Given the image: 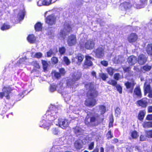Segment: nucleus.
Listing matches in <instances>:
<instances>
[{
  "label": "nucleus",
  "mask_w": 152,
  "mask_h": 152,
  "mask_svg": "<svg viewBox=\"0 0 152 152\" xmlns=\"http://www.w3.org/2000/svg\"><path fill=\"white\" fill-rule=\"evenodd\" d=\"M85 87L88 91L87 95L88 98L85 102V105L88 106H94L96 102V100L94 99L98 95L97 92L94 89V85L91 83H88L85 85Z\"/></svg>",
  "instance_id": "1"
},
{
  "label": "nucleus",
  "mask_w": 152,
  "mask_h": 152,
  "mask_svg": "<svg viewBox=\"0 0 152 152\" xmlns=\"http://www.w3.org/2000/svg\"><path fill=\"white\" fill-rule=\"evenodd\" d=\"M103 120V118H101L99 116L97 115H93L88 114L85 119V122L88 126H91L94 123L97 124Z\"/></svg>",
  "instance_id": "2"
},
{
  "label": "nucleus",
  "mask_w": 152,
  "mask_h": 152,
  "mask_svg": "<svg viewBox=\"0 0 152 152\" xmlns=\"http://www.w3.org/2000/svg\"><path fill=\"white\" fill-rule=\"evenodd\" d=\"M81 47L85 48L88 50L92 49L94 47L95 43L92 39L86 40L83 42L82 40L80 42Z\"/></svg>",
  "instance_id": "3"
},
{
  "label": "nucleus",
  "mask_w": 152,
  "mask_h": 152,
  "mask_svg": "<svg viewBox=\"0 0 152 152\" xmlns=\"http://www.w3.org/2000/svg\"><path fill=\"white\" fill-rule=\"evenodd\" d=\"M72 29V27L68 24H66L64 25V29L60 32L58 37L61 40H63L65 39L66 36L68 35V33L70 32Z\"/></svg>",
  "instance_id": "4"
},
{
  "label": "nucleus",
  "mask_w": 152,
  "mask_h": 152,
  "mask_svg": "<svg viewBox=\"0 0 152 152\" xmlns=\"http://www.w3.org/2000/svg\"><path fill=\"white\" fill-rule=\"evenodd\" d=\"M81 76V74L80 72H75L72 76V79L69 81L67 83V86L69 87L73 88L76 81L78 80Z\"/></svg>",
  "instance_id": "5"
},
{
  "label": "nucleus",
  "mask_w": 152,
  "mask_h": 152,
  "mask_svg": "<svg viewBox=\"0 0 152 152\" xmlns=\"http://www.w3.org/2000/svg\"><path fill=\"white\" fill-rule=\"evenodd\" d=\"M51 115L50 116V118L49 121H47L46 122L45 120L42 121L43 124L42 125V126L44 128H45L46 126V127H48L49 126H50L52 124V121L54 120V123L56 125H57V123H56L55 121V119L56 118V116H55V114H56V112H54V111L51 110Z\"/></svg>",
  "instance_id": "6"
},
{
  "label": "nucleus",
  "mask_w": 152,
  "mask_h": 152,
  "mask_svg": "<svg viewBox=\"0 0 152 152\" xmlns=\"http://www.w3.org/2000/svg\"><path fill=\"white\" fill-rule=\"evenodd\" d=\"M67 42L69 46H72L75 45L77 43L76 36L74 35H71L67 39Z\"/></svg>",
  "instance_id": "7"
},
{
  "label": "nucleus",
  "mask_w": 152,
  "mask_h": 152,
  "mask_svg": "<svg viewBox=\"0 0 152 152\" xmlns=\"http://www.w3.org/2000/svg\"><path fill=\"white\" fill-rule=\"evenodd\" d=\"M2 91L3 92H0V98L2 99L3 97L4 96L7 99H9V94L11 91V88L9 86L4 87Z\"/></svg>",
  "instance_id": "8"
},
{
  "label": "nucleus",
  "mask_w": 152,
  "mask_h": 152,
  "mask_svg": "<svg viewBox=\"0 0 152 152\" xmlns=\"http://www.w3.org/2000/svg\"><path fill=\"white\" fill-rule=\"evenodd\" d=\"M84 58V56L81 54L77 55L75 58L72 59L73 62H75L77 64L79 65L83 61Z\"/></svg>",
  "instance_id": "9"
},
{
  "label": "nucleus",
  "mask_w": 152,
  "mask_h": 152,
  "mask_svg": "<svg viewBox=\"0 0 152 152\" xmlns=\"http://www.w3.org/2000/svg\"><path fill=\"white\" fill-rule=\"evenodd\" d=\"M58 124L63 129H65L69 126V123L68 120L64 119H58Z\"/></svg>",
  "instance_id": "10"
},
{
  "label": "nucleus",
  "mask_w": 152,
  "mask_h": 152,
  "mask_svg": "<svg viewBox=\"0 0 152 152\" xmlns=\"http://www.w3.org/2000/svg\"><path fill=\"white\" fill-rule=\"evenodd\" d=\"M46 22L48 24L52 25L54 24L56 20V18L53 15H50L45 19Z\"/></svg>",
  "instance_id": "11"
},
{
  "label": "nucleus",
  "mask_w": 152,
  "mask_h": 152,
  "mask_svg": "<svg viewBox=\"0 0 152 152\" xmlns=\"http://www.w3.org/2000/svg\"><path fill=\"white\" fill-rule=\"evenodd\" d=\"M93 52L95 53V56L97 58H101L104 56V49L102 48H99Z\"/></svg>",
  "instance_id": "12"
},
{
  "label": "nucleus",
  "mask_w": 152,
  "mask_h": 152,
  "mask_svg": "<svg viewBox=\"0 0 152 152\" xmlns=\"http://www.w3.org/2000/svg\"><path fill=\"white\" fill-rule=\"evenodd\" d=\"M137 105L138 106H140L142 107H146L148 105L147 99L143 98L137 102Z\"/></svg>",
  "instance_id": "13"
},
{
  "label": "nucleus",
  "mask_w": 152,
  "mask_h": 152,
  "mask_svg": "<svg viewBox=\"0 0 152 152\" xmlns=\"http://www.w3.org/2000/svg\"><path fill=\"white\" fill-rule=\"evenodd\" d=\"M147 59V58L143 54H141L139 56L137 61L140 64L142 65L146 63Z\"/></svg>",
  "instance_id": "14"
},
{
  "label": "nucleus",
  "mask_w": 152,
  "mask_h": 152,
  "mask_svg": "<svg viewBox=\"0 0 152 152\" xmlns=\"http://www.w3.org/2000/svg\"><path fill=\"white\" fill-rule=\"evenodd\" d=\"M135 84V83L133 81H132L131 82L128 81L125 83V85L127 88L130 89L129 92L130 93H132V92L134 86Z\"/></svg>",
  "instance_id": "15"
},
{
  "label": "nucleus",
  "mask_w": 152,
  "mask_h": 152,
  "mask_svg": "<svg viewBox=\"0 0 152 152\" xmlns=\"http://www.w3.org/2000/svg\"><path fill=\"white\" fill-rule=\"evenodd\" d=\"M86 60L85 62V65L88 66L92 65L93 63L92 61L94 60V58L88 55L85 56Z\"/></svg>",
  "instance_id": "16"
},
{
  "label": "nucleus",
  "mask_w": 152,
  "mask_h": 152,
  "mask_svg": "<svg viewBox=\"0 0 152 152\" xmlns=\"http://www.w3.org/2000/svg\"><path fill=\"white\" fill-rule=\"evenodd\" d=\"M127 61L130 65H132L135 64L137 60L135 56H131L128 58Z\"/></svg>",
  "instance_id": "17"
},
{
  "label": "nucleus",
  "mask_w": 152,
  "mask_h": 152,
  "mask_svg": "<svg viewBox=\"0 0 152 152\" xmlns=\"http://www.w3.org/2000/svg\"><path fill=\"white\" fill-rule=\"evenodd\" d=\"M137 39V35L134 33H132L128 37V39L130 42H135Z\"/></svg>",
  "instance_id": "18"
},
{
  "label": "nucleus",
  "mask_w": 152,
  "mask_h": 152,
  "mask_svg": "<svg viewBox=\"0 0 152 152\" xmlns=\"http://www.w3.org/2000/svg\"><path fill=\"white\" fill-rule=\"evenodd\" d=\"M125 60V58L121 56H118L115 57L114 61L116 63H121L124 62Z\"/></svg>",
  "instance_id": "19"
},
{
  "label": "nucleus",
  "mask_w": 152,
  "mask_h": 152,
  "mask_svg": "<svg viewBox=\"0 0 152 152\" xmlns=\"http://www.w3.org/2000/svg\"><path fill=\"white\" fill-rule=\"evenodd\" d=\"M147 0H140V4H136L135 7L137 9L142 8L147 4Z\"/></svg>",
  "instance_id": "20"
},
{
  "label": "nucleus",
  "mask_w": 152,
  "mask_h": 152,
  "mask_svg": "<svg viewBox=\"0 0 152 152\" xmlns=\"http://www.w3.org/2000/svg\"><path fill=\"white\" fill-rule=\"evenodd\" d=\"M145 50L148 55L152 56V44H148L146 47Z\"/></svg>",
  "instance_id": "21"
},
{
  "label": "nucleus",
  "mask_w": 152,
  "mask_h": 152,
  "mask_svg": "<svg viewBox=\"0 0 152 152\" xmlns=\"http://www.w3.org/2000/svg\"><path fill=\"white\" fill-rule=\"evenodd\" d=\"M134 93L137 96L140 98L142 97V94L140 88L139 87H137L134 90Z\"/></svg>",
  "instance_id": "22"
},
{
  "label": "nucleus",
  "mask_w": 152,
  "mask_h": 152,
  "mask_svg": "<svg viewBox=\"0 0 152 152\" xmlns=\"http://www.w3.org/2000/svg\"><path fill=\"white\" fill-rule=\"evenodd\" d=\"M151 69V66L148 65H145V66L142 67L141 68V71L145 72H146L149 71Z\"/></svg>",
  "instance_id": "23"
},
{
  "label": "nucleus",
  "mask_w": 152,
  "mask_h": 152,
  "mask_svg": "<svg viewBox=\"0 0 152 152\" xmlns=\"http://www.w3.org/2000/svg\"><path fill=\"white\" fill-rule=\"evenodd\" d=\"M144 88L145 95L151 89V88L150 85L147 82H145L144 84Z\"/></svg>",
  "instance_id": "24"
},
{
  "label": "nucleus",
  "mask_w": 152,
  "mask_h": 152,
  "mask_svg": "<svg viewBox=\"0 0 152 152\" xmlns=\"http://www.w3.org/2000/svg\"><path fill=\"white\" fill-rule=\"evenodd\" d=\"M27 39L28 42L30 43H34L36 40V38L33 35H30L27 37Z\"/></svg>",
  "instance_id": "25"
},
{
  "label": "nucleus",
  "mask_w": 152,
  "mask_h": 152,
  "mask_svg": "<svg viewBox=\"0 0 152 152\" xmlns=\"http://www.w3.org/2000/svg\"><path fill=\"white\" fill-rule=\"evenodd\" d=\"M75 147L77 149H80L82 148V141L80 140L76 141L74 144Z\"/></svg>",
  "instance_id": "26"
},
{
  "label": "nucleus",
  "mask_w": 152,
  "mask_h": 152,
  "mask_svg": "<svg viewBox=\"0 0 152 152\" xmlns=\"http://www.w3.org/2000/svg\"><path fill=\"white\" fill-rule=\"evenodd\" d=\"M74 132L77 135H80L83 133V131L79 127H76L74 129Z\"/></svg>",
  "instance_id": "27"
},
{
  "label": "nucleus",
  "mask_w": 152,
  "mask_h": 152,
  "mask_svg": "<svg viewBox=\"0 0 152 152\" xmlns=\"http://www.w3.org/2000/svg\"><path fill=\"white\" fill-rule=\"evenodd\" d=\"M144 128L152 127V122H145L142 124Z\"/></svg>",
  "instance_id": "28"
},
{
  "label": "nucleus",
  "mask_w": 152,
  "mask_h": 152,
  "mask_svg": "<svg viewBox=\"0 0 152 152\" xmlns=\"http://www.w3.org/2000/svg\"><path fill=\"white\" fill-rule=\"evenodd\" d=\"M42 28V25L40 23H38L35 26V29L36 31H41Z\"/></svg>",
  "instance_id": "29"
},
{
  "label": "nucleus",
  "mask_w": 152,
  "mask_h": 152,
  "mask_svg": "<svg viewBox=\"0 0 152 152\" xmlns=\"http://www.w3.org/2000/svg\"><path fill=\"white\" fill-rule=\"evenodd\" d=\"M145 112L143 110L140 111L138 115V119L140 120H143L145 114Z\"/></svg>",
  "instance_id": "30"
},
{
  "label": "nucleus",
  "mask_w": 152,
  "mask_h": 152,
  "mask_svg": "<svg viewBox=\"0 0 152 152\" xmlns=\"http://www.w3.org/2000/svg\"><path fill=\"white\" fill-rule=\"evenodd\" d=\"M99 112L101 114H104L106 111L105 107L103 105L99 106Z\"/></svg>",
  "instance_id": "31"
},
{
  "label": "nucleus",
  "mask_w": 152,
  "mask_h": 152,
  "mask_svg": "<svg viewBox=\"0 0 152 152\" xmlns=\"http://www.w3.org/2000/svg\"><path fill=\"white\" fill-rule=\"evenodd\" d=\"M106 71L108 74L112 76L115 72V70L111 67H109L106 69Z\"/></svg>",
  "instance_id": "32"
},
{
  "label": "nucleus",
  "mask_w": 152,
  "mask_h": 152,
  "mask_svg": "<svg viewBox=\"0 0 152 152\" xmlns=\"http://www.w3.org/2000/svg\"><path fill=\"white\" fill-rule=\"evenodd\" d=\"M25 12L24 10H20L18 14V18L20 20H22L23 19L24 16Z\"/></svg>",
  "instance_id": "33"
},
{
  "label": "nucleus",
  "mask_w": 152,
  "mask_h": 152,
  "mask_svg": "<svg viewBox=\"0 0 152 152\" xmlns=\"http://www.w3.org/2000/svg\"><path fill=\"white\" fill-rule=\"evenodd\" d=\"M131 136L133 138L136 139L138 137L139 135L136 131H134L131 132Z\"/></svg>",
  "instance_id": "34"
},
{
  "label": "nucleus",
  "mask_w": 152,
  "mask_h": 152,
  "mask_svg": "<svg viewBox=\"0 0 152 152\" xmlns=\"http://www.w3.org/2000/svg\"><path fill=\"white\" fill-rule=\"evenodd\" d=\"M11 26L6 24H4V25L1 27V29L2 30H7L10 28Z\"/></svg>",
  "instance_id": "35"
},
{
  "label": "nucleus",
  "mask_w": 152,
  "mask_h": 152,
  "mask_svg": "<svg viewBox=\"0 0 152 152\" xmlns=\"http://www.w3.org/2000/svg\"><path fill=\"white\" fill-rule=\"evenodd\" d=\"M130 4L129 2H125L121 4L120 5V7H124L125 9H126L130 7Z\"/></svg>",
  "instance_id": "36"
},
{
  "label": "nucleus",
  "mask_w": 152,
  "mask_h": 152,
  "mask_svg": "<svg viewBox=\"0 0 152 152\" xmlns=\"http://www.w3.org/2000/svg\"><path fill=\"white\" fill-rule=\"evenodd\" d=\"M42 63L43 66V69L44 70H47L48 66V64L47 62L45 61H42Z\"/></svg>",
  "instance_id": "37"
},
{
  "label": "nucleus",
  "mask_w": 152,
  "mask_h": 152,
  "mask_svg": "<svg viewBox=\"0 0 152 152\" xmlns=\"http://www.w3.org/2000/svg\"><path fill=\"white\" fill-rule=\"evenodd\" d=\"M52 74L56 78H59L61 76V74H60V73H59L58 72H56V71H53L52 72Z\"/></svg>",
  "instance_id": "38"
},
{
  "label": "nucleus",
  "mask_w": 152,
  "mask_h": 152,
  "mask_svg": "<svg viewBox=\"0 0 152 152\" xmlns=\"http://www.w3.org/2000/svg\"><path fill=\"white\" fill-rule=\"evenodd\" d=\"M115 116L116 117H118L121 113V111L120 109L118 107H117L115 110Z\"/></svg>",
  "instance_id": "39"
},
{
  "label": "nucleus",
  "mask_w": 152,
  "mask_h": 152,
  "mask_svg": "<svg viewBox=\"0 0 152 152\" xmlns=\"http://www.w3.org/2000/svg\"><path fill=\"white\" fill-rule=\"evenodd\" d=\"M145 133L147 137L151 138L152 137V130L148 131H146Z\"/></svg>",
  "instance_id": "40"
},
{
  "label": "nucleus",
  "mask_w": 152,
  "mask_h": 152,
  "mask_svg": "<svg viewBox=\"0 0 152 152\" xmlns=\"http://www.w3.org/2000/svg\"><path fill=\"white\" fill-rule=\"evenodd\" d=\"M107 83L109 84L112 85L113 86L116 85L117 84V82L113 80H110L108 81Z\"/></svg>",
  "instance_id": "41"
},
{
  "label": "nucleus",
  "mask_w": 152,
  "mask_h": 152,
  "mask_svg": "<svg viewBox=\"0 0 152 152\" xmlns=\"http://www.w3.org/2000/svg\"><path fill=\"white\" fill-rule=\"evenodd\" d=\"M64 61L66 65H69L70 63L69 60L66 57H64Z\"/></svg>",
  "instance_id": "42"
},
{
  "label": "nucleus",
  "mask_w": 152,
  "mask_h": 152,
  "mask_svg": "<svg viewBox=\"0 0 152 152\" xmlns=\"http://www.w3.org/2000/svg\"><path fill=\"white\" fill-rule=\"evenodd\" d=\"M52 63L53 64H55L58 63V60L57 58L53 57L51 58Z\"/></svg>",
  "instance_id": "43"
},
{
  "label": "nucleus",
  "mask_w": 152,
  "mask_h": 152,
  "mask_svg": "<svg viewBox=\"0 0 152 152\" xmlns=\"http://www.w3.org/2000/svg\"><path fill=\"white\" fill-rule=\"evenodd\" d=\"M100 75L102 79L104 80H106V78H108V75L104 73H101L100 74Z\"/></svg>",
  "instance_id": "44"
},
{
  "label": "nucleus",
  "mask_w": 152,
  "mask_h": 152,
  "mask_svg": "<svg viewBox=\"0 0 152 152\" xmlns=\"http://www.w3.org/2000/svg\"><path fill=\"white\" fill-rule=\"evenodd\" d=\"M122 68L125 72H128L130 71L131 70V68L130 67L126 66H122Z\"/></svg>",
  "instance_id": "45"
},
{
  "label": "nucleus",
  "mask_w": 152,
  "mask_h": 152,
  "mask_svg": "<svg viewBox=\"0 0 152 152\" xmlns=\"http://www.w3.org/2000/svg\"><path fill=\"white\" fill-rule=\"evenodd\" d=\"M56 86L55 85H53L50 86V90L51 92H53L56 90Z\"/></svg>",
  "instance_id": "46"
},
{
  "label": "nucleus",
  "mask_w": 152,
  "mask_h": 152,
  "mask_svg": "<svg viewBox=\"0 0 152 152\" xmlns=\"http://www.w3.org/2000/svg\"><path fill=\"white\" fill-rule=\"evenodd\" d=\"M42 56V54L40 52L36 53L34 57L37 58H40Z\"/></svg>",
  "instance_id": "47"
},
{
  "label": "nucleus",
  "mask_w": 152,
  "mask_h": 152,
  "mask_svg": "<svg viewBox=\"0 0 152 152\" xmlns=\"http://www.w3.org/2000/svg\"><path fill=\"white\" fill-rule=\"evenodd\" d=\"M66 49L65 48L63 47L59 49V52L61 54H63L65 52Z\"/></svg>",
  "instance_id": "48"
},
{
  "label": "nucleus",
  "mask_w": 152,
  "mask_h": 152,
  "mask_svg": "<svg viewBox=\"0 0 152 152\" xmlns=\"http://www.w3.org/2000/svg\"><path fill=\"white\" fill-rule=\"evenodd\" d=\"M51 0H45L43 1L44 5L48 6L51 3Z\"/></svg>",
  "instance_id": "49"
},
{
  "label": "nucleus",
  "mask_w": 152,
  "mask_h": 152,
  "mask_svg": "<svg viewBox=\"0 0 152 152\" xmlns=\"http://www.w3.org/2000/svg\"><path fill=\"white\" fill-rule=\"evenodd\" d=\"M60 73L61 75H64L65 74L66 72L64 68H61L59 69Z\"/></svg>",
  "instance_id": "50"
},
{
  "label": "nucleus",
  "mask_w": 152,
  "mask_h": 152,
  "mask_svg": "<svg viewBox=\"0 0 152 152\" xmlns=\"http://www.w3.org/2000/svg\"><path fill=\"white\" fill-rule=\"evenodd\" d=\"M116 87L118 91L120 93H122V88L119 85H116Z\"/></svg>",
  "instance_id": "51"
},
{
  "label": "nucleus",
  "mask_w": 152,
  "mask_h": 152,
  "mask_svg": "<svg viewBox=\"0 0 152 152\" xmlns=\"http://www.w3.org/2000/svg\"><path fill=\"white\" fill-rule=\"evenodd\" d=\"M107 136L108 139H110L112 138L113 136L111 134V132L110 131H109L107 133Z\"/></svg>",
  "instance_id": "52"
},
{
  "label": "nucleus",
  "mask_w": 152,
  "mask_h": 152,
  "mask_svg": "<svg viewBox=\"0 0 152 152\" xmlns=\"http://www.w3.org/2000/svg\"><path fill=\"white\" fill-rule=\"evenodd\" d=\"M101 64L105 66H107L108 65V62L105 61H102L101 62Z\"/></svg>",
  "instance_id": "53"
},
{
  "label": "nucleus",
  "mask_w": 152,
  "mask_h": 152,
  "mask_svg": "<svg viewBox=\"0 0 152 152\" xmlns=\"http://www.w3.org/2000/svg\"><path fill=\"white\" fill-rule=\"evenodd\" d=\"M37 4L39 6H41L43 5H44L43 1H42V0H39L37 2Z\"/></svg>",
  "instance_id": "54"
},
{
  "label": "nucleus",
  "mask_w": 152,
  "mask_h": 152,
  "mask_svg": "<svg viewBox=\"0 0 152 152\" xmlns=\"http://www.w3.org/2000/svg\"><path fill=\"white\" fill-rule=\"evenodd\" d=\"M52 132L53 133L55 134H58L59 131L56 128H53L52 129Z\"/></svg>",
  "instance_id": "55"
},
{
  "label": "nucleus",
  "mask_w": 152,
  "mask_h": 152,
  "mask_svg": "<svg viewBox=\"0 0 152 152\" xmlns=\"http://www.w3.org/2000/svg\"><path fill=\"white\" fill-rule=\"evenodd\" d=\"M140 141H144L146 140V137L144 135H141L140 136Z\"/></svg>",
  "instance_id": "56"
},
{
  "label": "nucleus",
  "mask_w": 152,
  "mask_h": 152,
  "mask_svg": "<svg viewBox=\"0 0 152 152\" xmlns=\"http://www.w3.org/2000/svg\"><path fill=\"white\" fill-rule=\"evenodd\" d=\"M120 74L119 73L115 74L114 75V78L116 80H118L120 77Z\"/></svg>",
  "instance_id": "57"
},
{
  "label": "nucleus",
  "mask_w": 152,
  "mask_h": 152,
  "mask_svg": "<svg viewBox=\"0 0 152 152\" xmlns=\"http://www.w3.org/2000/svg\"><path fill=\"white\" fill-rule=\"evenodd\" d=\"M94 142H91L90 144L89 145V149L90 150H92L94 148Z\"/></svg>",
  "instance_id": "58"
},
{
  "label": "nucleus",
  "mask_w": 152,
  "mask_h": 152,
  "mask_svg": "<svg viewBox=\"0 0 152 152\" xmlns=\"http://www.w3.org/2000/svg\"><path fill=\"white\" fill-rule=\"evenodd\" d=\"M53 54V52L51 50H49L48 52H47V56L48 57H50Z\"/></svg>",
  "instance_id": "59"
},
{
  "label": "nucleus",
  "mask_w": 152,
  "mask_h": 152,
  "mask_svg": "<svg viewBox=\"0 0 152 152\" xmlns=\"http://www.w3.org/2000/svg\"><path fill=\"white\" fill-rule=\"evenodd\" d=\"M147 120L149 121L152 120V114L148 115L146 117Z\"/></svg>",
  "instance_id": "60"
},
{
  "label": "nucleus",
  "mask_w": 152,
  "mask_h": 152,
  "mask_svg": "<svg viewBox=\"0 0 152 152\" xmlns=\"http://www.w3.org/2000/svg\"><path fill=\"white\" fill-rule=\"evenodd\" d=\"M148 93V96L149 98H152V88Z\"/></svg>",
  "instance_id": "61"
},
{
  "label": "nucleus",
  "mask_w": 152,
  "mask_h": 152,
  "mask_svg": "<svg viewBox=\"0 0 152 152\" xmlns=\"http://www.w3.org/2000/svg\"><path fill=\"white\" fill-rule=\"evenodd\" d=\"M34 66L37 68H39V65L36 61L34 62Z\"/></svg>",
  "instance_id": "62"
},
{
  "label": "nucleus",
  "mask_w": 152,
  "mask_h": 152,
  "mask_svg": "<svg viewBox=\"0 0 152 152\" xmlns=\"http://www.w3.org/2000/svg\"><path fill=\"white\" fill-rule=\"evenodd\" d=\"M148 112L149 113H152V106H150L148 107Z\"/></svg>",
  "instance_id": "63"
},
{
  "label": "nucleus",
  "mask_w": 152,
  "mask_h": 152,
  "mask_svg": "<svg viewBox=\"0 0 152 152\" xmlns=\"http://www.w3.org/2000/svg\"><path fill=\"white\" fill-rule=\"evenodd\" d=\"M91 75L92 76L95 77V78H96V73L94 71H92L91 72Z\"/></svg>",
  "instance_id": "64"
}]
</instances>
